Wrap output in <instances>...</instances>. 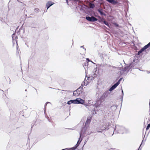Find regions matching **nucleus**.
<instances>
[{
    "label": "nucleus",
    "mask_w": 150,
    "mask_h": 150,
    "mask_svg": "<svg viewBox=\"0 0 150 150\" xmlns=\"http://www.w3.org/2000/svg\"><path fill=\"white\" fill-rule=\"evenodd\" d=\"M116 130H117V133L122 134L126 132V129L125 127L119 125L115 126V128L114 130V133H115V131Z\"/></svg>",
    "instance_id": "nucleus-1"
},
{
    "label": "nucleus",
    "mask_w": 150,
    "mask_h": 150,
    "mask_svg": "<svg viewBox=\"0 0 150 150\" xmlns=\"http://www.w3.org/2000/svg\"><path fill=\"white\" fill-rule=\"evenodd\" d=\"M91 117H90L89 118H87L86 121L85 122L84 126L82 128L81 130H82L83 129L84 130L83 132H86V130L87 129V128L88 127V124L90 123L91 121Z\"/></svg>",
    "instance_id": "nucleus-2"
},
{
    "label": "nucleus",
    "mask_w": 150,
    "mask_h": 150,
    "mask_svg": "<svg viewBox=\"0 0 150 150\" xmlns=\"http://www.w3.org/2000/svg\"><path fill=\"white\" fill-rule=\"evenodd\" d=\"M150 47V42L144 46L138 52L137 55L138 56H139L140 54L144 50Z\"/></svg>",
    "instance_id": "nucleus-3"
},
{
    "label": "nucleus",
    "mask_w": 150,
    "mask_h": 150,
    "mask_svg": "<svg viewBox=\"0 0 150 150\" xmlns=\"http://www.w3.org/2000/svg\"><path fill=\"white\" fill-rule=\"evenodd\" d=\"M83 129L82 130H81L80 133V137L79 138V140H78L77 144H78L79 145L80 144V143L82 141V138L81 140H80V138L81 136H84L85 134L88 135V134H87L86 132H83ZM91 133L89 134H90Z\"/></svg>",
    "instance_id": "nucleus-4"
},
{
    "label": "nucleus",
    "mask_w": 150,
    "mask_h": 150,
    "mask_svg": "<svg viewBox=\"0 0 150 150\" xmlns=\"http://www.w3.org/2000/svg\"><path fill=\"white\" fill-rule=\"evenodd\" d=\"M86 19L87 21L92 22H94L97 21L98 19L93 16L90 17L88 16H87L86 17Z\"/></svg>",
    "instance_id": "nucleus-5"
},
{
    "label": "nucleus",
    "mask_w": 150,
    "mask_h": 150,
    "mask_svg": "<svg viewBox=\"0 0 150 150\" xmlns=\"http://www.w3.org/2000/svg\"><path fill=\"white\" fill-rule=\"evenodd\" d=\"M106 129V127L104 126H99L96 129L97 131L98 132L102 133L104 130Z\"/></svg>",
    "instance_id": "nucleus-6"
},
{
    "label": "nucleus",
    "mask_w": 150,
    "mask_h": 150,
    "mask_svg": "<svg viewBox=\"0 0 150 150\" xmlns=\"http://www.w3.org/2000/svg\"><path fill=\"white\" fill-rule=\"evenodd\" d=\"M76 104H83L84 103V101L80 98H78L76 99Z\"/></svg>",
    "instance_id": "nucleus-7"
},
{
    "label": "nucleus",
    "mask_w": 150,
    "mask_h": 150,
    "mask_svg": "<svg viewBox=\"0 0 150 150\" xmlns=\"http://www.w3.org/2000/svg\"><path fill=\"white\" fill-rule=\"evenodd\" d=\"M54 4V3L51 1L47 2L46 4V6L47 10L51 6Z\"/></svg>",
    "instance_id": "nucleus-8"
},
{
    "label": "nucleus",
    "mask_w": 150,
    "mask_h": 150,
    "mask_svg": "<svg viewBox=\"0 0 150 150\" xmlns=\"http://www.w3.org/2000/svg\"><path fill=\"white\" fill-rule=\"evenodd\" d=\"M118 85L116 83H115L109 88V91L110 92L112 91V90L115 89Z\"/></svg>",
    "instance_id": "nucleus-9"
},
{
    "label": "nucleus",
    "mask_w": 150,
    "mask_h": 150,
    "mask_svg": "<svg viewBox=\"0 0 150 150\" xmlns=\"http://www.w3.org/2000/svg\"><path fill=\"white\" fill-rule=\"evenodd\" d=\"M106 1L109 2L110 3L113 4H117L118 3V2L117 1L115 0H106Z\"/></svg>",
    "instance_id": "nucleus-10"
},
{
    "label": "nucleus",
    "mask_w": 150,
    "mask_h": 150,
    "mask_svg": "<svg viewBox=\"0 0 150 150\" xmlns=\"http://www.w3.org/2000/svg\"><path fill=\"white\" fill-rule=\"evenodd\" d=\"M98 11L99 12L100 15L102 16H105L106 14L103 12V10L100 8H99L97 9Z\"/></svg>",
    "instance_id": "nucleus-11"
},
{
    "label": "nucleus",
    "mask_w": 150,
    "mask_h": 150,
    "mask_svg": "<svg viewBox=\"0 0 150 150\" xmlns=\"http://www.w3.org/2000/svg\"><path fill=\"white\" fill-rule=\"evenodd\" d=\"M130 67H132V63H130L129 65L126 66L123 69L124 71H126Z\"/></svg>",
    "instance_id": "nucleus-12"
},
{
    "label": "nucleus",
    "mask_w": 150,
    "mask_h": 150,
    "mask_svg": "<svg viewBox=\"0 0 150 150\" xmlns=\"http://www.w3.org/2000/svg\"><path fill=\"white\" fill-rule=\"evenodd\" d=\"M83 88H81V86H80L76 90L77 93H78V95H80L82 93L83 91Z\"/></svg>",
    "instance_id": "nucleus-13"
},
{
    "label": "nucleus",
    "mask_w": 150,
    "mask_h": 150,
    "mask_svg": "<svg viewBox=\"0 0 150 150\" xmlns=\"http://www.w3.org/2000/svg\"><path fill=\"white\" fill-rule=\"evenodd\" d=\"M96 17H98L99 19L97 21L99 23H101L102 22H103L104 19L103 18H101L100 16H96Z\"/></svg>",
    "instance_id": "nucleus-14"
},
{
    "label": "nucleus",
    "mask_w": 150,
    "mask_h": 150,
    "mask_svg": "<svg viewBox=\"0 0 150 150\" xmlns=\"http://www.w3.org/2000/svg\"><path fill=\"white\" fill-rule=\"evenodd\" d=\"M150 122V116H149V117L148 118V120L147 121V123H148V122ZM150 127V123L149 124H148V125L146 127V130H147L149 129Z\"/></svg>",
    "instance_id": "nucleus-15"
},
{
    "label": "nucleus",
    "mask_w": 150,
    "mask_h": 150,
    "mask_svg": "<svg viewBox=\"0 0 150 150\" xmlns=\"http://www.w3.org/2000/svg\"><path fill=\"white\" fill-rule=\"evenodd\" d=\"M89 6L90 8H93L95 7V4L93 3H90L89 4Z\"/></svg>",
    "instance_id": "nucleus-16"
},
{
    "label": "nucleus",
    "mask_w": 150,
    "mask_h": 150,
    "mask_svg": "<svg viewBox=\"0 0 150 150\" xmlns=\"http://www.w3.org/2000/svg\"><path fill=\"white\" fill-rule=\"evenodd\" d=\"M108 91H106L103 93V96L104 98L108 96Z\"/></svg>",
    "instance_id": "nucleus-17"
},
{
    "label": "nucleus",
    "mask_w": 150,
    "mask_h": 150,
    "mask_svg": "<svg viewBox=\"0 0 150 150\" xmlns=\"http://www.w3.org/2000/svg\"><path fill=\"white\" fill-rule=\"evenodd\" d=\"M103 23L105 25H106L108 27H110V24L108 21L104 20V21Z\"/></svg>",
    "instance_id": "nucleus-18"
},
{
    "label": "nucleus",
    "mask_w": 150,
    "mask_h": 150,
    "mask_svg": "<svg viewBox=\"0 0 150 150\" xmlns=\"http://www.w3.org/2000/svg\"><path fill=\"white\" fill-rule=\"evenodd\" d=\"M73 95L74 96H78L79 95H78V93H77L76 90L73 92Z\"/></svg>",
    "instance_id": "nucleus-19"
},
{
    "label": "nucleus",
    "mask_w": 150,
    "mask_h": 150,
    "mask_svg": "<svg viewBox=\"0 0 150 150\" xmlns=\"http://www.w3.org/2000/svg\"><path fill=\"white\" fill-rule=\"evenodd\" d=\"M99 55L100 57H101V59H104V56L106 55L105 54H103L102 53H99Z\"/></svg>",
    "instance_id": "nucleus-20"
},
{
    "label": "nucleus",
    "mask_w": 150,
    "mask_h": 150,
    "mask_svg": "<svg viewBox=\"0 0 150 150\" xmlns=\"http://www.w3.org/2000/svg\"><path fill=\"white\" fill-rule=\"evenodd\" d=\"M88 62H84L83 64V67H86V66H87V67H88Z\"/></svg>",
    "instance_id": "nucleus-21"
},
{
    "label": "nucleus",
    "mask_w": 150,
    "mask_h": 150,
    "mask_svg": "<svg viewBox=\"0 0 150 150\" xmlns=\"http://www.w3.org/2000/svg\"><path fill=\"white\" fill-rule=\"evenodd\" d=\"M117 105H113L111 106V108L112 109H113L114 110H115L117 108Z\"/></svg>",
    "instance_id": "nucleus-22"
},
{
    "label": "nucleus",
    "mask_w": 150,
    "mask_h": 150,
    "mask_svg": "<svg viewBox=\"0 0 150 150\" xmlns=\"http://www.w3.org/2000/svg\"><path fill=\"white\" fill-rule=\"evenodd\" d=\"M122 95L120 98V99H121L122 102V101L123 100V96H124V93H123V91L122 88Z\"/></svg>",
    "instance_id": "nucleus-23"
},
{
    "label": "nucleus",
    "mask_w": 150,
    "mask_h": 150,
    "mask_svg": "<svg viewBox=\"0 0 150 150\" xmlns=\"http://www.w3.org/2000/svg\"><path fill=\"white\" fill-rule=\"evenodd\" d=\"M71 103L74 104H76V99L74 100H71Z\"/></svg>",
    "instance_id": "nucleus-24"
},
{
    "label": "nucleus",
    "mask_w": 150,
    "mask_h": 150,
    "mask_svg": "<svg viewBox=\"0 0 150 150\" xmlns=\"http://www.w3.org/2000/svg\"><path fill=\"white\" fill-rule=\"evenodd\" d=\"M122 79V78H120L116 83L119 85L120 84V82L121 81Z\"/></svg>",
    "instance_id": "nucleus-25"
},
{
    "label": "nucleus",
    "mask_w": 150,
    "mask_h": 150,
    "mask_svg": "<svg viewBox=\"0 0 150 150\" xmlns=\"http://www.w3.org/2000/svg\"><path fill=\"white\" fill-rule=\"evenodd\" d=\"M125 72V71H124V69H123L122 70H121L120 71V74L121 75L123 74Z\"/></svg>",
    "instance_id": "nucleus-26"
},
{
    "label": "nucleus",
    "mask_w": 150,
    "mask_h": 150,
    "mask_svg": "<svg viewBox=\"0 0 150 150\" xmlns=\"http://www.w3.org/2000/svg\"><path fill=\"white\" fill-rule=\"evenodd\" d=\"M85 83L84 81H83L82 84H81V86H81V88H83V87L84 85H85Z\"/></svg>",
    "instance_id": "nucleus-27"
},
{
    "label": "nucleus",
    "mask_w": 150,
    "mask_h": 150,
    "mask_svg": "<svg viewBox=\"0 0 150 150\" xmlns=\"http://www.w3.org/2000/svg\"><path fill=\"white\" fill-rule=\"evenodd\" d=\"M98 102H96L95 105V107H96V108L98 107L99 106V105L98 104Z\"/></svg>",
    "instance_id": "nucleus-28"
},
{
    "label": "nucleus",
    "mask_w": 150,
    "mask_h": 150,
    "mask_svg": "<svg viewBox=\"0 0 150 150\" xmlns=\"http://www.w3.org/2000/svg\"><path fill=\"white\" fill-rule=\"evenodd\" d=\"M68 150H75V149L74 148V147L71 148H67Z\"/></svg>",
    "instance_id": "nucleus-29"
},
{
    "label": "nucleus",
    "mask_w": 150,
    "mask_h": 150,
    "mask_svg": "<svg viewBox=\"0 0 150 150\" xmlns=\"http://www.w3.org/2000/svg\"><path fill=\"white\" fill-rule=\"evenodd\" d=\"M39 9L38 8H35L34 9V11H35V12L36 13H38L39 12Z\"/></svg>",
    "instance_id": "nucleus-30"
},
{
    "label": "nucleus",
    "mask_w": 150,
    "mask_h": 150,
    "mask_svg": "<svg viewBox=\"0 0 150 150\" xmlns=\"http://www.w3.org/2000/svg\"><path fill=\"white\" fill-rule=\"evenodd\" d=\"M79 146V145L78 144H76L75 145V146H74V147L75 149H76Z\"/></svg>",
    "instance_id": "nucleus-31"
},
{
    "label": "nucleus",
    "mask_w": 150,
    "mask_h": 150,
    "mask_svg": "<svg viewBox=\"0 0 150 150\" xmlns=\"http://www.w3.org/2000/svg\"><path fill=\"white\" fill-rule=\"evenodd\" d=\"M48 103H51L50 102H47L45 105V108L47 104Z\"/></svg>",
    "instance_id": "nucleus-32"
},
{
    "label": "nucleus",
    "mask_w": 150,
    "mask_h": 150,
    "mask_svg": "<svg viewBox=\"0 0 150 150\" xmlns=\"http://www.w3.org/2000/svg\"><path fill=\"white\" fill-rule=\"evenodd\" d=\"M67 104L68 105H70L71 104V100H69V101H68L67 102Z\"/></svg>",
    "instance_id": "nucleus-33"
},
{
    "label": "nucleus",
    "mask_w": 150,
    "mask_h": 150,
    "mask_svg": "<svg viewBox=\"0 0 150 150\" xmlns=\"http://www.w3.org/2000/svg\"><path fill=\"white\" fill-rule=\"evenodd\" d=\"M108 67H112V68H116V67H115V66H111L110 65H108Z\"/></svg>",
    "instance_id": "nucleus-34"
},
{
    "label": "nucleus",
    "mask_w": 150,
    "mask_h": 150,
    "mask_svg": "<svg viewBox=\"0 0 150 150\" xmlns=\"http://www.w3.org/2000/svg\"><path fill=\"white\" fill-rule=\"evenodd\" d=\"M113 24L115 25L116 27H118L119 26V25L117 24V23H113Z\"/></svg>",
    "instance_id": "nucleus-35"
},
{
    "label": "nucleus",
    "mask_w": 150,
    "mask_h": 150,
    "mask_svg": "<svg viewBox=\"0 0 150 150\" xmlns=\"http://www.w3.org/2000/svg\"><path fill=\"white\" fill-rule=\"evenodd\" d=\"M74 2L77 3L79 2V0H72Z\"/></svg>",
    "instance_id": "nucleus-36"
},
{
    "label": "nucleus",
    "mask_w": 150,
    "mask_h": 150,
    "mask_svg": "<svg viewBox=\"0 0 150 150\" xmlns=\"http://www.w3.org/2000/svg\"><path fill=\"white\" fill-rule=\"evenodd\" d=\"M80 47L81 48H82L83 49H84L85 50V51L86 50V49L85 48H84V45H83V46H81Z\"/></svg>",
    "instance_id": "nucleus-37"
},
{
    "label": "nucleus",
    "mask_w": 150,
    "mask_h": 150,
    "mask_svg": "<svg viewBox=\"0 0 150 150\" xmlns=\"http://www.w3.org/2000/svg\"><path fill=\"white\" fill-rule=\"evenodd\" d=\"M149 115L150 116V100H149Z\"/></svg>",
    "instance_id": "nucleus-38"
},
{
    "label": "nucleus",
    "mask_w": 150,
    "mask_h": 150,
    "mask_svg": "<svg viewBox=\"0 0 150 150\" xmlns=\"http://www.w3.org/2000/svg\"><path fill=\"white\" fill-rule=\"evenodd\" d=\"M15 34L14 33H13L12 35V38H13H13L15 37Z\"/></svg>",
    "instance_id": "nucleus-39"
},
{
    "label": "nucleus",
    "mask_w": 150,
    "mask_h": 150,
    "mask_svg": "<svg viewBox=\"0 0 150 150\" xmlns=\"http://www.w3.org/2000/svg\"><path fill=\"white\" fill-rule=\"evenodd\" d=\"M135 61V59H134L133 60V62H131V63H132V65L133 64H134V62Z\"/></svg>",
    "instance_id": "nucleus-40"
},
{
    "label": "nucleus",
    "mask_w": 150,
    "mask_h": 150,
    "mask_svg": "<svg viewBox=\"0 0 150 150\" xmlns=\"http://www.w3.org/2000/svg\"><path fill=\"white\" fill-rule=\"evenodd\" d=\"M142 145V144H140L139 147V148L138 150H141V148H140V146H141V145Z\"/></svg>",
    "instance_id": "nucleus-41"
},
{
    "label": "nucleus",
    "mask_w": 150,
    "mask_h": 150,
    "mask_svg": "<svg viewBox=\"0 0 150 150\" xmlns=\"http://www.w3.org/2000/svg\"><path fill=\"white\" fill-rule=\"evenodd\" d=\"M86 60L88 61V62H89L90 61V60L88 58H87L86 59Z\"/></svg>",
    "instance_id": "nucleus-42"
},
{
    "label": "nucleus",
    "mask_w": 150,
    "mask_h": 150,
    "mask_svg": "<svg viewBox=\"0 0 150 150\" xmlns=\"http://www.w3.org/2000/svg\"><path fill=\"white\" fill-rule=\"evenodd\" d=\"M117 131H116V130H115V133H113V134H112V135H113V134L114 133H115V134H117Z\"/></svg>",
    "instance_id": "nucleus-43"
},
{
    "label": "nucleus",
    "mask_w": 150,
    "mask_h": 150,
    "mask_svg": "<svg viewBox=\"0 0 150 150\" xmlns=\"http://www.w3.org/2000/svg\"><path fill=\"white\" fill-rule=\"evenodd\" d=\"M65 0L66 1V2L67 3L68 5V0Z\"/></svg>",
    "instance_id": "nucleus-44"
},
{
    "label": "nucleus",
    "mask_w": 150,
    "mask_h": 150,
    "mask_svg": "<svg viewBox=\"0 0 150 150\" xmlns=\"http://www.w3.org/2000/svg\"><path fill=\"white\" fill-rule=\"evenodd\" d=\"M90 62H91V63H93V64H95V63H94L93 62H92V61L91 60H90Z\"/></svg>",
    "instance_id": "nucleus-45"
},
{
    "label": "nucleus",
    "mask_w": 150,
    "mask_h": 150,
    "mask_svg": "<svg viewBox=\"0 0 150 150\" xmlns=\"http://www.w3.org/2000/svg\"><path fill=\"white\" fill-rule=\"evenodd\" d=\"M47 9L46 10H45L44 11V12H47Z\"/></svg>",
    "instance_id": "nucleus-46"
},
{
    "label": "nucleus",
    "mask_w": 150,
    "mask_h": 150,
    "mask_svg": "<svg viewBox=\"0 0 150 150\" xmlns=\"http://www.w3.org/2000/svg\"><path fill=\"white\" fill-rule=\"evenodd\" d=\"M94 77H95V76H96V74H94Z\"/></svg>",
    "instance_id": "nucleus-47"
},
{
    "label": "nucleus",
    "mask_w": 150,
    "mask_h": 150,
    "mask_svg": "<svg viewBox=\"0 0 150 150\" xmlns=\"http://www.w3.org/2000/svg\"><path fill=\"white\" fill-rule=\"evenodd\" d=\"M94 15L95 17H96V16H96V15H95V14H94Z\"/></svg>",
    "instance_id": "nucleus-48"
},
{
    "label": "nucleus",
    "mask_w": 150,
    "mask_h": 150,
    "mask_svg": "<svg viewBox=\"0 0 150 150\" xmlns=\"http://www.w3.org/2000/svg\"><path fill=\"white\" fill-rule=\"evenodd\" d=\"M0 90L4 92V91L2 90H1V89H0Z\"/></svg>",
    "instance_id": "nucleus-49"
},
{
    "label": "nucleus",
    "mask_w": 150,
    "mask_h": 150,
    "mask_svg": "<svg viewBox=\"0 0 150 150\" xmlns=\"http://www.w3.org/2000/svg\"><path fill=\"white\" fill-rule=\"evenodd\" d=\"M50 88H52V87H50Z\"/></svg>",
    "instance_id": "nucleus-50"
},
{
    "label": "nucleus",
    "mask_w": 150,
    "mask_h": 150,
    "mask_svg": "<svg viewBox=\"0 0 150 150\" xmlns=\"http://www.w3.org/2000/svg\"><path fill=\"white\" fill-rule=\"evenodd\" d=\"M25 91H27V90H26V89H25Z\"/></svg>",
    "instance_id": "nucleus-51"
},
{
    "label": "nucleus",
    "mask_w": 150,
    "mask_h": 150,
    "mask_svg": "<svg viewBox=\"0 0 150 150\" xmlns=\"http://www.w3.org/2000/svg\"><path fill=\"white\" fill-rule=\"evenodd\" d=\"M1 19H2V18H0V20H1Z\"/></svg>",
    "instance_id": "nucleus-52"
},
{
    "label": "nucleus",
    "mask_w": 150,
    "mask_h": 150,
    "mask_svg": "<svg viewBox=\"0 0 150 150\" xmlns=\"http://www.w3.org/2000/svg\"><path fill=\"white\" fill-rule=\"evenodd\" d=\"M1 19H2V18H0V20H1Z\"/></svg>",
    "instance_id": "nucleus-53"
},
{
    "label": "nucleus",
    "mask_w": 150,
    "mask_h": 150,
    "mask_svg": "<svg viewBox=\"0 0 150 150\" xmlns=\"http://www.w3.org/2000/svg\"><path fill=\"white\" fill-rule=\"evenodd\" d=\"M1 19H2V18H0V20H1Z\"/></svg>",
    "instance_id": "nucleus-54"
},
{
    "label": "nucleus",
    "mask_w": 150,
    "mask_h": 150,
    "mask_svg": "<svg viewBox=\"0 0 150 150\" xmlns=\"http://www.w3.org/2000/svg\"><path fill=\"white\" fill-rule=\"evenodd\" d=\"M80 55H82V54L81 53V54H80Z\"/></svg>",
    "instance_id": "nucleus-55"
},
{
    "label": "nucleus",
    "mask_w": 150,
    "mask_h": 150,
    "mask_svg": "<svg viewBox=\"0 0 150 150\" xmlns=\"http://www.w3.org/2000/svg\"><path fill=\"white\" fill-rule=\"evenodd\" d=\"M32 127H33V126H32L31 127V128H32Z\"/></svg>",
    "instance_id": "nucleus-56"
},
{
    "label": "nucleus",
    "mask_w": 150,
    "mask_h": 150,
    "mask_svg": "<svg viewBox=\"0 0 150 150\" xmlns=\"http://www.w3.org/2000/svg\"><path fill=\"white\" fill-rule=\"evenodd\" d=\"M137 57H140V56H139H139H138Z\"/></svg>",
    "instance_id": "nucleus-57"
},
{
    "label": "nucleus",
    "mask_w": 150,
    "mask_h": 150,
    "mask_svg": "<svg viewBox=\"0 0 150 150\" xmlns=\"http://www.w3.org/2000/svg\"><path fill=\"white\" fill-rule=\"evenodd\" d=\"M62 91H65L64 90H62Z\"/></svg>",
    "instance_id": "nucleus-58"
}]
</instances>
